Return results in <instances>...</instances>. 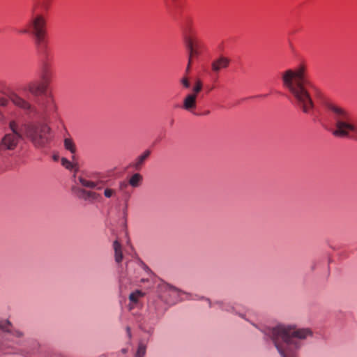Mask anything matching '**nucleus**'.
I'll list each match as a JSON object with an SVG mask.
<instances>
[{
    "label": "nucleus",
    "instance_id": "5",
    "mask_svg": "<svg viewBox=\"0 0 357 357\" xmlns=\"http://www.w3.org/2000/svg\"><path fill=\"white\" fill-rule=\"evenodd\" d=\"M46 21L41 15H36L29 20L20 33H30L34 37V44L37 52L42 56H47V40L46 39Z\"/></svg>",
    "mask_w": 357,
    "mask_h": 357
},
{
    "label": "nucleus",
    "instance_id": "8",
    "mask_svg": "<svg viewBox=\"0 0 357 357\" xmlns=\"http://www.w3.org/2000/svg\"><path fill=\"white\" fill-rule=\"evenodd\" d=\"M9 128L11 133L6 134L0 142V151L5 150H13L18 144L19 140L22 137L21 129L18 128V125L15 121H10Z\"/></svg>",
    "mask_w": 357,
    "mask_h": 357
},
{
    "label": "nucleus",
    "instance_id": "9",
    "mask_svg": "<svg viewBox=\"0 0 357 357\" xmlns=\"http://www.w3.org/2000/svg\"><path fill=\"white\" fill-rule=\"evenodd\" d=\"M185 41L190 57L198 56L204 47L203 42L191 27L185 31Z\"/></svg>",
    "mask_w": 357,
    "mask_h": 357
},
{
    "label": "nucleus",
    "instance_id": "2",
    "mask_svg": "<svg viewBox=\"0 0 357 357\" xmlns=\"http://www.w3.org/2000/svg\"><path fill=\"white\" fill-rule=\"evenodd\" d=\"M283 86L292 95L295 105L305 114L314 108L312 91L314 85L307 77V68L300 64L295 69H288L282 73Z\"/></svg>",
    "mask_w": 357,
    "mask_h": 357
},
{
    "label": "nucleus",
    "instance_id": "16",
    "mask_svg": "<svg viewBox=\"0 0 357 357\" xmlns=\"http://www.w3.org/2000/svg\"><path fill=\"white\" fill-rule=\"evenodd\" d=\"M229 59L220 57L212 63V69L215 72H219L221 69L226 68L229 65Z\"/></svg>",
    "mask_w": 357,
    "mask_h": 357
},
{
    "label": "nucleus",
    "instance_id": "13",
    "mask_svg": "<svg viewBox=\"0 0 357 357\" xmlns=\"http://www.w3.org/2000/svg\"><path fill=\"white\" fill-rule=\"evenodd\" d=\"M150 155L151 151L146 150L140 155L137 156L135 160L130 164L129 167L137 171L141 170Z\"/></svg>",
    "mask_w": 357,
    "mask_h": 357
},
{
    "label": "nucleus",
    "instance_id": "18",
    "mask_svg": "<svg viewBox=\"0 0 357 357\" xmlns=\"http://www.w3.org/2000/svg\"><path fill=\"white\" fill-rule=\"evenodd\" d=\"M78 181L83 187H85L87 188H91V189H93V188H96L98 190L102 189L101 186H98V182L89 181V180H87V179L82 177V176H79L78 178Z\"/></svg>",
    "mask_w": 357,
    "mask_h": 357
},
{
    "label": "nucleus",
    "instance_id": "7",
    "mask_svg": "<svg viewBox=\"0 0 357 357\" xmlns=\"http://www.w3.org/2000/svg\"><path fill=\"white\" fill-rule=\"evenodd\" d=\"M157 289L160 298L167 303L174 304L183 300L182 295L186 296L187 299H195L191 298L190 294L163 281L158 284Z\"/></svg>",
    "mask_w": 357,
    "mask_h": 357
},
{
    "label": "nucleus",
    "instance_id": "15",
    "mask_svg": "<svg viewBox=\"0 0 357 357\" xmlns=\"http://www.w3.org/2000/svg\"><path fill=\"white\" fill-rule=\"evenodd\" d=\"M197 96L195 94L189 93L183 99V107L184 109L191 112L196 108Z\"/></svg>",
    "mask_w": 357,
    "mask_h": 357
},
{
    "label": "nucleus",
    "instance_id": "30",
    "mask_svg": "<svg viewBox=\"0 0 357 357\" xmlns=\"http://www.w3.org/2000/svg\"><path fill=\"white\" fill-rule=\"evenodd\" d=\"M8 100L5 98H0V105L6 106L7 105Z\"/></svg>",
    "mask_w": 357,
    "mask_h": 357
},
{
    "label": "nucleus",
    "instance_id": "29",
    "mask_svg": "<svg viewBox=\"0 0 357 357\" xmlns=\"http://www.w3.org/2000/svg\"><path fill=\"white\" fill-rule=\"evenodd\" d=\"M128 183H127L126 181H121L119 182V190L121 191H124L126 190V188L128 187Z\"/></svg>",
    "mask_w": 357,
    "mask_h": 357
},
{
    "label": "nucleus",
    "instance_id": "3",
    "mask_svg": "<svg viewBox=\"0 0 357 357\" xmlns=\"http://www.w3.org/2000/svg\"><path fill=\"white\" fill-rule=\"evenodd\" d=\"M56 110L57 106L52 100L48 103L41 114L43 122L29 123L22 126V132L36 149H44L50 143L52 129L49 126L50 119L48 113H55Z\"/></svg>",
    "mask_w": 357,
    "mask_h": 357
},
{
    "label": "nucleus",
    "instance_id": "14",
    "mask_svg": "<svg viewBox=\"0 0 357 357\" xmlns=\"http://www.w3.org/2000/svg\"><path fill=\"white\" fill-rule=\"evenodd\" d=\"M41 81L45 83L47 86L52 82V72L50 69V64L44 61L42 64L40 72Z\"/></svg>",
    "mask_w": 357,
    "mask_h": 357
},
{
    "label": "nucleus",
    "instance_id": "6",
    "mask_svg": "<svg viewBox=\"0 0 357 357\" xmlns=\"http://www.w3.org/2000/svg\"><path fill=\"white\" fill-rule=\"evenodd\" d=\"M12 328L13 324L8 319H0V356L17 353L13 344L18 342H15L13 337H21L23 334Z\"/></svg>",
    "mask_w": 357,
    "mask_h": 357
},
{
    "label": "nucleus",
    "instance_id": "24",
    "mask_svg": "<svg viewBox=\"0 0 357 357\" xmlns=\"http://www.w3.org/2000/svg\"><path fill=\"white\" fill-rule=\"evenodd\" d=\"M142 296L143 294L140 291H136L130 294L129 299L131 302L136 303L138 301V298Z\"/></svg>",
    "mask_w": 357,
    "mask_h": 357
},
{
    "label": "nucleus",
    "instance_id": "20",
    "mask_svg": "<svg viewBox=\"0 0 357 357\" xmlns=\"http://www.w3.org/2000/svg\"><path fill=\"white\" fill-rule=\"evenodd\" d=\"M206 301H208L210 307H212L213 305H218L222 310L234 312H236V309L234 307L229 306L228 305L224 303L223 302L216 301L213 304H212L209 299L207 298Z\"/></svg>",
    "mask_w": 357,
    "mask_h": 357
},
{
    "label": "nucleus",
    "instance_id": "26",
    "mask_svg": "<svg viewBox=\"0 0 357 357\" xmlns=\"http://www.w3.org/2000/svg\"><path fill=\"white\" fill-rule=\"evenodd\" d=\"M38 347V344H34L33 349L24 351L22 354L24 355L25 357H29V355H35L37 354Z\"/></svg>",
    "mask_w": 357,
    "mask_h": 357
},
{
    "label": "nucleus",
    "instance_id": "28",
    "mask_svg": "<svg viewBox=\"0 0 357 357\" xmlns=\"http://www.w3.org/2000/svg\"><path fill=\"white\" fill-rule=\"evenodd\" d=\"M180 82L185 89H188L190 86L189 79L187 77H182Z\"/></svg>",
    "mask_w": 357,
    "mask_h": 357
},
{
    "label": "nucleus",
    "instance_id": "32",
    "mask_svg": "<svg viewBox=\"0 0 357 357\" xmlns=\"http://www.w3.org/2000/svg\"><path fill=\"white\" fill-rule=\"evenodd\" d=\"M126 331H127L128 336L129 337V338H130L131 337V332H130V327L128 326L126 328Z\"/></svg>",
    "mask_w": 357,
    "mask_h": 357
},
{
    "label": "nucleus",
    "instance_id": "25",
    "mask_svg": "<svg viewBox=\"0 0 357 357\" xmlns=\"http://www.w3.org/2000/svg\"><path fill=\"white\" fill-rule=\"evenodd\" d=\"M202 82L200 80H197L195 86L192 89V94H195V96L197 97V94L202 91Z\"/></svg>",
    "mask_w": 357,
    "mask_h": 357
},
{
    "label": "nucleus",
    "instance_id": "11",
    "mask_svg": "<svg viewBox=\"0 0 357 357\" xmlns=\"http://www.w3.org/2000/svg\"><path fill=\"white\" fill-rule=\"evenodd\" d=\"M47 87L42 81L33 80L26 84V89L33 96H38L45 93Z\"/></svg>",
    "mask_w": 357,
    "mask_h": 357
},
{
    "label": "nucleus",
    "instance_id": "1",
    "mask_svg": "<svg viewBox=\"0 0 357 357\" xmlns=\"http://www.w3.org/2000/svg\"><path fill=\"white\" fill-rule=\"evenodd\" d=\"M264 333L270 337L281 357H296L303 341L313 336L309 328H297L295 325L278 324L266 328Z\"/></svg>",
    "mask_w": 357,
    "mask_h": 357
},
{
    "label": "nucleus",
    "instance_id": "22",
    "mask_svg": "<svg viewBox=\"0 0 357 357\" xmlns=\"http://www.w3.org/2000/svg\"><path fill=\"white\" fill-rule=\"evenodd\" d=\"M146 347L143 343L140 342L138 345L137 351L135 357H144L146 354Z\"/></svg>",
    "mask_w": 357,
    "mask_h": 357
},
{
    "label": "nucleus",
    "instance_id": "31",
    "mask_svg": "<svg viewBox=\"0 0 357 357\" xmlns=\"http://www.w3.org/2000/svg\"><path fill=\"white\" fill-rule=\"evenodd\" d=\"M192 57H190L189 56L188 63V66H187V68H186V73H188L189 70H190V64H191V62H192Z\"/></svg>",
    "mask_w": 357,
    "mask_h": 357
},
{
    "label": "nucleus",
    "instance_id": "12",
    "mask_svg": "<svg viewBox=\"0 0 357 357\" xmlns=\"http://www.w3.org/2000/svg\"><path fill=\"white\" fill-rule=\"evenodd\" d=\"M75 192L78 198L89 202L99 201L101 199V195L94 191L86 190L83 188H76Z\"/></svg>",
    "mask_w": 357,
    "mask_h": 357
},
{
    "label": "nucleus",
    "instance_id": "19",
    "mask_svg": "<svg viewBox=\"0 0 357 357\" xmlns=\"http://www.w3.org/2000/svg\"><path fill=\"white\" fill-rule=\"evenodd\" d=\"M142 180V176L139 173H135L130 178L128 184L133 188H137L141 185Z\"/></svg>",
    "mask_w": 357,
    "mask_h": 357
},
{
    "label": "nucleus",
    "instance_id": "21",
    "mask_svg": "<svg viewBox=\"0 0 357 357\" xmlns=\"http://www.w3.org/2000/svg\"><path fill=\"white\" fill-rule=\"evenodd\" d=\"M64 147L66 150H68L70 153H75L76 151L75 145L70 138H66L64 139Z\"/></svg>",
    "mask_w": 357,
    "mask_h": 357
},
{
    "label": "nucleus",
    "instance_id": "4",
    "mask_svg": "<svg viewBox=\"0 0 357 357\" xmlns=\"http://www.w3.org/2000/svg\"><path fill=\"white\" fill-rule=\"evenodd\" d=\"M326 108L334 121L335 128L332 131L334 136L348 137L350 132L357 134V126L348 110L333 103L326 104Z\"/></svg>",
    "mask_w": 357,
    "mask_h": 357
},
{
    "label": "nucleus",
    "instance_id": "17",
    "mask_svg": "<svg viewBox=\"0 0 357 357\" xmlns=\"http://www.w3.org/2000/svg\"><path fill=\"white\" fill-rule=\"evenodd\" d=\"M113 248L114 250L115 261L117 264H120L123 260V252H122V246H121V243L117 240L114 241Z\"/></svg>",
    "mask_w": 357,
    "mask_h": 357
},
{
    "label": "nucleus",
    "instance_id": "10",
    "mask_svg": "<svg viewBox=\"0 0 357 357\" xmlns=\"http://www.w3.org/2000/svg\"><path fill=\"white\" fill-rule=\"evenodd\" d=\"M10 100L15 106L23 110L26 115L35 116L38 114L36 107L18 94L15 93H11Z\"/></svg>",
    "mask_w": 357,
    "mask_h": 357
},
{
    "label": "nucleus",
    "instance_id": "23",
    "mask_svg": "<svg viewBox=\"0 0 357 357\" xmlns=\"http://www.w3.org/2000/svg\"><path fill=\"white\" fill-rule=\"evenodd\" d=\"M116 193H117L116 190L113 188H106L104 190V196L106 198L114 197L116 196Z\"/></svg>",
    "mask_w": 357,
    "mask_h": 357
},
{
    "label": "nucleus",
    "instance_id": "27",
    "mask_svg": "<svg viewBox=\"0 0 357 357\" xmlns=\"http://www.w3.org/2000/svg\"><path fill=\"white\" fill-rule=\"evenodd\" d=\"M61 165L67 169H72L73 167V165L72 164V162H70L66 158H61Z\"/></svg>",
    "mask_w": 357,
    "mask_h": 357
}]
</instances>
